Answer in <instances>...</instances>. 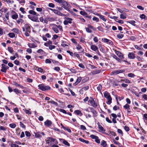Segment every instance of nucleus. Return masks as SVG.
I'll return each instance as SVG.
<instances>
[{
  "label": "nucleus",
  "instance_id": "obj_35",
  "mask_svg": "<svg viewBox=\"0 0 147 147\" xmlns=\"http://www.w3.org/2000/svg\"><path fill=\"white\" fill-rule=\"evenodd\" d=\"M8 51L11 53H12L13 52V49L11 47H8Z\"/></svg>",
  "mask_w": 147,
  "mask_h": 147
},
{
  "label": "nucleus",
  "instance_id": "obj_16",
  "mask_svg": "<svg viewBox=\"0 0 147 147\" xmlns=\"http://www.w3.org/2000/svg\"><path fill=\"white\" fill-rule=\"evenodd\" d=\"M76 48L78 50H80V53H82L83 52L84 49H82V48L80 45L78 44L77 45Z\"/></svg>",
  "mask_w": 147,
  "mask_h": 147
},
{
  "label": "nucleus",
  "instance_id": "obj_31",
  "mask_svg": "<svg viewBox=\"0 0 147 147\" xmlns=\"http://www.w3.org/2000/svg\"><path fill=\"white\" fill-rule=\"evenodd\" d=\"M8 35L11 38H13L15 36V34L12 32L9 33Z\"/></svg>",
  "mask_w": 147,
  "mask_h": 147
},
{
  "label": "nucleus",
  "instance_id": "obj_55",
  "mask_svg": "<svg viewBox=\"0 0 147 147\" xmlns=\"http://www.w3.org/2000/svg\"><path fill=\"white\" fill-rule=\"evenodd\" d=\"M80 14L82 15L85 16L87 15V13L82 11H81L80 12Z\"/></svg>",
  "mask_w": 147,
  "mask_h": 147
},
{
  "label": "nucleus",
  "instance_id": "obj_46",
  "mask_svg": "<svg viewBox=\"0 0 147 147\" xmlns=\"http://www.w3.org/2000/svg\"><path fill=\"white\" fill-rule=\"evenodd\" d=\"M25 134L26 136L27 137H30L31 136L30 134L28 131H26L25 132Z\"/></svg>",
  "mask_w": 147,
  "mask_h": 147
},
{
  "label": "nucleus",
  "instance_id": "obj_36",
  "mask_svg": "<svg viewBox=\"0 0 147 147\" xmlns=\"http://www.w3.org/2000/svg\"><path fill=\"white\" fill-rule=\"evenodd\" d=\"M29 13L31 14L34 15H36V13L35 11L32 10H30L29 11Z\"/></svg>",
  "mask_w": 147,
  "mask_h": 147
},
{
  "label": "nucleus",
  "instance_id": "obj_13",
  "mask_svg": "<svg viewBox=\"0 0 147 147\" xmlns=\"http://www.w3.org/2000/svg\"><path fill=\"white\" fill-rule=\"evenodd\" d=\"M82 78L81 77H78L76 81V82L74 84V86H76L82 80Z\"/></svg>",
  "mask_w": 147,
  "mask_h": 147
},
{
  "label": "nucleus",
  "instance_id": "obj_22",
  "mask_svg": "<svg viewBox=\"0 0 147 147\" xmlns=\"http://www.w3.org/2000/svg\"><path fill=\"white\" fill-rule=\"evenodd\" d=\"M99 16V18L104 21L106 22V19L105 18L104 16L100 14Z\"/></svg>",
  "mask_w": 147,
  "mask_h": 147
},
{
  "label": "nucleus",
  "instance_id": "obj_32",
  "mask_svg": "<svg viewBox=\"0 0 147 147\" xmlns=\"http://www.w3.org/2000/svg\"><path fill=\"white\" fill-rule=\"evenodd\" d=\"M14 91L17 94L21 93L20 91L17 88H15L14 90Z\"/></svg>",
  "mask_w": 147,
  "mask_h": 147
},
{
  "label": "nucleus",
  "instance_id": "obj_51",
  "mask_svg": "<svg viewBox=\"0 0 147 147\" xmlns=\"http://www.w3.org/2000/svg\"><path fill=\"white\" fill-rule=\"evenodd\" d=\"M55 2L59 3L61 5L63 0H54Z\"/></svg>",
  "mask_w": 147,
  "mask_h": 147
},
{
  "label": "nucleus",
  "instance_id": "obj_30",
  "mask_svg": "<svg viewBox=\"0 0 147 147\" xmlns=\"http://www.w3.org/2000/svg\"><path fill=\"white\" fill-rule=\"evenodd\" d=\"M129 23L132 24L134 26H136V24H135L136 22L134 20L131 21L129 22H128Z\"/></svg>",
  "mask_w": 147,
  "mask_h": 147
},
{
  "label": "nucleus",
  "instance_id": "obj_6",
  "mask_svg": "<svg viewBox=\"0 0 147 147\" xmlns=\"http://www.w3.org/2000/svg\"><path fill=\"white\" fill-rule=\"evenodd\" d=\"M64 18L66 20L63 21V22L65 25H68L69 24H71L72 23L71 21L73 20L71 18L67 17H65Z\"/></svg>",
  "mask_w": 147,
  "mask_h": 147
},
{
  "label": "nucleus",
  "instance_id": "obj_7",
  "mask_svg": "<svg viewBox=\"0 0 147 147\" xmlns=\"http://www.w3.org/2000/svg\"><path fill=\"white\" fill-rule=\"evenodd\" d=\"M53 12L55 13L60 16H66L65 14L61 13V12L57 9H54Z\"/></svg>",
  "mask_w": 147,
  "mask_h": 147
},
{
  "label": "nucleus",
  "instance_id": "obj_40",
  "mask_svg": "<svg viewBox=\"0 0 147 147\" xmlns=\"http://www.w3.org/2000/svg\"><path fill=\"white\" fill-rule=\"evenodd\" d=\"M117 37L119 38H122L123 37V35L122 34H119L117 35Z\"/></svg>",
  "mask_w": 147,
  "mask_h": 147
},
{
  "label": "nucleus",
  "instance_id": "obj_64",
  "mask_svg": "<svg viewBox=\"0 0 147 147\" xmlns=\"http://www.w3.org/2000/svg\"><path fill=\"white\" fill-rule=\"evenodd\" d=\"M119 109V107H117V106L115 105V106L114 107H113V109L114 111H116L117 109Z\"/></svg>",
  "mask_w": 147,
  "mask_h": 147
},
{
  "label": "nucleus",
  "instance_id": "obj_27",
  "mask_svg": "<svg viewBox=\"0 0 147 147\" xmlns=\"http://www.w3.org/2000/svg\"><path fill=\"white\" fill-rule=\"evenodd\" d=\"M47 20L49 21H53L55 20V19L53 17H47Z\"/></svg>",
  "mask_w": 147,
  "mask_h": 147
},
{
  "label": "nucleus",
  "instance_id": "obj_29",
  "mask_svg": "<svg viewBox=\"0 0 147 147\" xmlns=\"http://www.w3.org/2000/svg\"><path fill=\"white\" fill-rule=\"evenodd\" d=\"M116 71L117 74L119 73H122L125 71V70L123 69L117 70H116Z\"/></svg>",
  "mask_w": 147,
  "mask_h": 147
},
{
  "label": "nucleus",
  "instance_id": "obj_41",
  "mask_svg": "<svg viewBox=\"0 0 147 147\" xmlns=\"http://www.w3.org/2000/svg\"><path fill=\"white\" fill-rule=\"evenodd\" d=\"M24 10L25 9L22 7H21L20 9V11L22 13L24 14L25 13H26V12Z\"/></svg>",
  "mask_w": 147,
  "mask_h": 147
},
{
  "label": "nucleus",
  "instance_id": "obj_37",
  "mask_svg": "<svg viewBox=\"0 0 147 147\" xmlns=\"http://www.w3.org/2000/svg\"><path fill=\"white\" fill-rule=\"evenodd\" d=\"M12 31L16 33H18L19 32V30L16 28H13L12 30Z\"/></svg>",
  "mask_w": 147,
  "mask_h": 147
},
{
  "label": "nucleus",
  "instance_id": "obj_5",
  "mask_svg": "<svg viewBox=\"0 0 147 147\" xmlns=\"http://www.w3.org/2000/svg\"><path fill=\"white\" fill-rule=\"evenodd\" d=\"M88 102L94 107L96 108L98 106L97 103L95 102L92 97H90V98L89 100L88 101Z\"/></svg>",
  "mask_w": 147,
  "mask_h": 147
},
{
  "label": "nucleus",
  "instance_id": "obj_21",
  "mask_svg": "<svg viewBox=\"0 0 147 147\" xmlns=\"http://www.w3.org/2000/svg\"><path fill=\"white\" fill-rule=\"evenodd\" d=\"M98 128L100 130V132H104L105 131V129L101 125H99Z\"/></svg>",
  "mask_w": 147,
  "mask_h": 147
},
{
  "label": "nucleus",
  "instance_id": "obj_23",
  "mask_svg": "<svg viewBox=\"0 0 147 147\" xmlns=\"http://www.w3.org/2000/svg\"><path fill=\"white\" fill-rule=\"evenodd\" d=\"M112 57L113 58L117 60L119 62H121V60L119 58H118L117 56L114 54L112 55Z\"/></svg>",
  "mask_w": 147,
  "mask_h": 147
},
{
  "label": "nucleus",
  "instance_id": "obj_47",
  "mask_svg": "<svg viewBox=\"0 0 147 147\" xmlns=\"http://www.w3.org/2000/svg\"><path fill=\"white\" fill-rule=\"evenodd\" d=\"M102 40L104 42L107 43L108 42L109 40L106 38H103L102 39Z\"/></svg>",
  "mask_w": 147,
  "mask_h": 147
},
{
  "label": "nucleus",
  "instance_id": "obj_15",
  "mask_svg": "<svg viewBox=\"0 0 147 147\" xmlns=\"http://www.w3.org/2000/svg\"><path fill=\"white\" fill-rule=\"evenodd\" d=\"M44 123L45 125L49 126L51 125L52 122L51 121L48 120L45 122Z\"/></svg>",
  "mask_w": 147,
  "mask_h": 147
},
{
  "label": "nucleus",
  "instance_id": "obj_60",
  "mask_svg": "<svg viewBox=\"0 0 147 147\" xmlns=\"http://www.w3.org/2000/svg\"><path fill=\"white\" fill-rule=\"evenodd\" d=\"M89 87L88 86H86L85 87L82 88V90H88L89 89Z\"/></svg>",
  "mask_w": 147,
  "mask_h": 147
},
{
  "label": "nucleus",
  "instance_id": "obj_8",
  "mask_svg": "<svg viewBox=\"0 0 147 147\" xmlns=\"http://www.w3.org/2000/svg\"><path fill=\"white\" fill-rule=\"evenodd\" d=\"M116 53L117 55L121 59H123L124 57L123 55L120 52L118 51H116L115 52Z\"/></svg>",
  "mask_w": 147,
  "mask_h": 147
},
{
  "label": "nucleus",
  "instance_id": "obj_2",
  "mask_svg": "<svg viewBox=\"0 0 147 147\" xmlns=\"http://www.w3.org/2000/svg\"><path fill=\"white\" fill-rule=\"evenodd\" d=\"M61 5L63 6V7L65 9L68 11L69 12L71 13H73V12L70 11L69 10V8L71 7L70 5L67 2L63 0Z\"/></svg>",
  "mask_w": 147,
  "mask_h": 147
},
{
  "label": "nucleus",
  "instance_id": "obj_34",
  "mask_svg": "<svg viewBox=\"0 0 147 147\" xmlns=\"http://www.w3.org/2000/svg\"><path fill=\"white\" fill-rule=\"evenodd\" d=\"M55 46L54 45H50L49 46V49L50 50L55 49Z\"/></svg>",
  "mask_w": 147,
  "mask_h": 147
},
{
  "label": "nucleus",
  "instance_id": "obj_20",
  "mask_svg": "<svg viewBox=\"0 0 147 147\" xmlns=\"http://www.w3.org/2000/svg\"><path fill=\"white\" fill-rule=\"evenodd\" d=\"M59 139L60 140H63V143L65 145H66L68 146H70V144L67 141H66V140H65L64 139Z\"/></svg>",
  "mask_w": 147,
  "mask_h": 147
},
{
  "label": "nucleus",
  "instance_id": "obj_63",
  "mask_svg": "<svg viewBox=\"0 0 147 147\" xmlns=\"http://www.w3.org/2000/svg\"><path fill=\"white\" fill-rule=\"evenodd\" d=\"M80 126V128L83 130H85L86 129V127L84 125H81Z\"/></svg>",
  "mask_w": 147,
  "mask_h": 147
},
{
  "label": "nucleus",
  "instance_id": "obj_25",
  "mask_svg": "<svg viewBox=\"0 0 147 147\" xmlns=\"http://www.w3.org/2000/svg\"><path fill=\"white\" fill-rule=\"evenodd\" d=\"M9 126L12 128H14L16 127V125L15 123H11L9 124Z\"/></svg>",
  "mask_w": 147,
  "mask_h": 147
},
{
  "label": "nucleus",
  "instance_id": "obj_62",
  "mask_svg": "<svg viewBox=\"0 0 147 147\" xmlns=\"http://www.w3.org/2000/svg\"><path fill=\"white\" fill-rule=\"evenodd\" d=\"M93 40L95 42H97L98 41V40L96 37L94 36L93 38Z\"/></svg>",
  "mask_w": 147,
  "mask_h": 147
},
{
  "label": "nucleus",
  "instance_id": "obj_56",
  "mask_svg": "<svg viewBox=\"0 0 147 147\" xmlns=\"http://www.w3.org/2000/svg\"><path fill=\"white\" fill-rule=\"evenodd\" d=\"M97 28H98V30H99L100 31H102V32L103 31V28L101 26H99Z\"/></svg>",
  "mask_w": 147,
  "mask_h": 147
},
{
  "label": "nucleus",
  "instance_id": "obj_28",
  "mask_svg": "<svg viewBox=\"0 0 147 147\" xmlns=\"http://www.w3.org/2000/svg\"><path fill=\"white\" fill-rule=\"evenodd\" d=\"M123 107L125 109H130V106L128 104H126L124 105Z\"/></svg>",
  "mask_w": 147,
  "mask_h": 147
},
{
  "label": "nucleus",
  "instance_id": "obj_48",
  "mask_svg": "<svg viewBox=\"0 0 147 147\" xmlns=\"http://www.w3.org/2000/svg\"><path fill=\"white\" fill-rule=\"evenodd\" d=\"M14 44L17 46H20L21 45V43L20 42L17 41H15L13 42Z\"/></svg>",
  "mask_w": 147,
  "mask_h": 147
},
{
  "label": "nucleus",
  "instance_id": "obj_53",
  "mask_svg": "<svg viewBox=\"0 0 147 147\" xmlns=\"http://www.w3.org/2000/svg\"><path fill=\"white\" fill-rule=\"evenodd\" d=\"M88 27L90 29H93L94 30H95V29H94L95 28L93 26H91V25L88 24Z\"/></svg>",
  "mask_w": 147,
  "mask_h": 147
},
{
  "label": "nucleus",
  "instance_id": "obj_3",
  "mask_svg": "<svg viewBox=\"0 0 147 147\" xmlns=\"http://www.w3.org/2000/svg\"><path fill=\"white\" fill-rule=\"evenodd\" d=\"M58 28H59L60 31H63V28L62 26L60 25H57L56 24H54L52 28V29L56 33L59 32Z\"/></svg>",
  "mask_w": 147,
  "mask_h": 147
},
{
  "label": "nucleus",
  "instance_id": "obj_12",
  "mask_svg": "<svg viewBox=\"0 0 147 147\" xmlns=\"http://www.w3.org/2000/svg\"><path fill=\"white\" fill-rule=\"evenodd\" d=\"M16 21L18 24L21 25L24 22V20L21 18H19L16 20Z\"/></svg>",
  "mask_w": 147,
  "mask_h": 147
},
{
  "label": "nucleus",
  "instance_id": "obj_33",
  "mask_svg": "<svg viewBox=\"0 0 147 147\" xmlns=\"http://www.w3.org/2000/svg\"><path fill=\"white\" fill-rule=\"evenodd\" d=\"M90 137L92 139H97V138H98V137L97 136H95L94 135H91Z\"/></svg>",
  "mask_w": 147,
  "mask_h": 147
},
{
  "label": "nucleus",
  "instance_id": "obj_11",
  "mask_svg": "<svg viewBox=\"0 0 147 147\" xmlns=\"http://www.w3.org/2000/svg\"><path fill=\"white\" fill-rule=\"evenodd\" d=\"M90 108L91 110V112H92L94 116H97V112H96V111L95 109H94L93 108L90 107Z\"/></svg>",
  "mask_w": 147,
  "mask_h": 147
},
{
  "label": "nucleus",
  "instance_id": "obj_17",
  "mask_svg": "<svg viewBox=\"0 0 147 147\" xmlns=\"http://www.w3.org/2000/svg\"><path fill=\"white\" fill-rule=\"evenodd\" d=\"M74 112L76 113L78 115H79L80 116H82L83 115L81 112L79 110H76Z\"/></svg>",
  "mask_w": 147,
  "mask_h": 147
},
{
  "label": "nucleus",
  "instance_id": "obj_45",
  "mask_svg": "<svg viewBox=\"0 0 147 147\" xmlns=\"http://www.w3.org/2000/svg\"><path fill=\"white\" fill-rule=\"evenodd\" d=\"M128 76L129 77L133 78L135 76V75L133 74L130 73L128 74Z\"/></svg>",
  "mask_w": 147,
  "mask_h": 147
},
{
  "label": "nucleus",
  "instance_id": "obj_61",
  "mask_svg": "<svg viewBox=\"0 0 147 147\" xmlns=\"http://www.w3.org/2000/svg\"><path fill=\"white\" fill-rule=\"evenodd\" d=\"M11 147H19V146L18 145L16 144L13 143L11 144Z\"/></svg>",
  "mask_w": 147,
  "mask_h": 147
},
{
  "label": "nucleus",
  "instance_id": "obj_24",
  "mask_svg": "<svg viewBox=\"0 0 147 147\" xmlns=\"http://www.w3.org/2000/svg\"><path fill=\"white\" fill-rule=\"evenodd\" d=\"M101 145L104 147H106L107 143L105 141L103 140L101 142Z\"/></svg>",
  "mask_w": 147,
  "mask_h": 147
},
{
  "label": "nucleus",
  "instance_id": "obj_26",
  "mask_svg": "<svg viewBox=\"0 0 147 147\" xmlns=\"http://www.w3.org/2000/svg\"><path fill=\"white\" fill-rule=\"evenodd\" d=\"M18 16L16 13L13 14L11 16V17L13 19H16L18 18Z\"/></svg>",
  "mask_w": 147,
  "mask_h": 147
},
{
  "label": "nucleus",
  "instance_id": "obj_9",
  "mask_svg": "<svg viewBox=\"0 0 147 147\" xmlns=\"http://www.w3.org/2000/svg\"><path fill=\"white\" fill-rule=\"evenodd\" d=\"M128 57L130 59H134L135 57V54L133 52L129 53L128 54Z\"/></svg>",
  "mask_w": 147,
  "mask_h": 147
},
{
  "label": "nucleus",
  "instance_id": "obj_50",
  "mask_svg": "<svg viewBox=\"0 0 147 147\" xmlns=\"http://www.w3.org/2000/svg\"><path fill=\"white\" fill-rule=\"evenodd\" d=\"M137 8L140 10H144V7H143L140 5H138L137 6Z\"/></svg>",
  "mask_w": 147,
  "mask_h": 147
},
{
  "label": "nucleus",
  "instance_id": "obj_4",
  "mask_svg": "<svg viewBox=\"0 0 147 147\" xmlns=\"http://www.w3.org/2000/svg\"><path fill=\"white\" fill-rule=\"evenodd\" d=\"M39 89L40 90L44 91L50 90L51 89L50 87L44 85L43 84H39L38 86Z\"/></svg>",
  "mask_w": 147,
  "mask_h": 147
},
{
  "label": "nucleus",
  "instance_id": "obj_19",
  "mask_svg": "<svg viewBox=\"0 0 147 147\" xmlns=\"http://www.w3.org/2000/svg\"><path fill=\"white\" fill-rule=\"evenodd\" d=\"M79 140L80 141L83 142H84L86 144H88L89 143V141H88L82 138H79Z\"/></svg>",
  "mask_w": 147,
  "mask_h": 147
},
{
  "label": "nucleus",
  "instance_id": "obj_59",
  "mask_svg": "<svg viewBox=\"0 0 147 147\" xmlns=\"http://www.w3.org/2000/svg\"><path fill=\"white\" fill-rule=\"evenodd\" d=\"M79 66L80 67L83 69H84L85 68L84 66L82 63H79Z\"/></svg>",
  "mask_w": 147,
  "mask_h": 147
},
{
  "label": "nucleus",
  "instance_id": "obj_49",
  "mask_svg": "<svg viewBox=\"0 0 147 147\" xmlns=\"http://www.w3.org/2000/svg\"><path fill=\"white\" fill-rule=\"evenodd\" d=\"M2 66L4 67L6 70L9 68V67L7 65H5V64H2Z\"/></svg>",
  "mask_w": 147,
  "mask_h": 147
},
{
  "label": "nucleus",
  "instance_id": "obj_38",
  "mask_svg": "<svg viewBox=\"0 0 147 147\" xmlns=\"http://www.w3.org/2000/svg\"><path fill=\"white\" fill-rule=\"evenodd\" d=\"M86 31L88 33H91L92 32V31L88 28H85Z\"/></svg>",
  "mask_w": 147,
  "mask_h": 147
},
{
  "label": "nucleus",
  "instance_id": "obj_10",
  "mask_svg": "<svg viewBox=\"0 0 147 147\" xmlns=\"http://www.w3.org/2000/svg\"><path fill=\"white\" fill-rule=\"evenodd\" d=\"M24 27L26 29V31L29 33L30 32L31 28L28 24H26L24 25Z\"/></svg>",
  "mask_w": 147,
  "mask_h": 147
},
{
  "label": "nucleus",
  "instance_id": "obj_43",
  "mask_svg": "<svg viewBox=\"0 0 147 147\" xmlns=\"http://www.w3.org/2000/svg\"><path fill=\"white\" fill-rule=\"evenodd\" d=\"M20 126L23 128H26V126L21 122H20Z\"/></svg>",
  "mask_w": 147,
  "mask_h": 147
},
{
  "label": "nucleus",
  "instance_id": "obj_54",
  "mask_svg": "<svg viewBox=\"0 0 147 147\" xmlns=\"http://www.w3.org/2000/svg\"><path fill=\"white\" fill-rule=\"evenodd\" d=\"M48 6L50 7L53 8L55 7V5L53 3H50L49 4Z\"/></svg>",
  "mask_w": 147,
  "mask_h": 147
},
{
  "label": "nucleus",
  "instance_id": "obj_1",
  "mask_svg": "<svg viewBox=\"0 0 147 147\" xmlns=\"http://www.w3.org/2000/svg\"><path fill=\"white\" fill-rule=\"evenodd\" d=\"M104 95L105 97L107 99V101L106 102L107 104L110 105L112 102V98L109 93L105 91L104 92Z\"/></svg>",
  "mask_w": 147,
  "mask_h": 147
},
{
  "label": "nucleus",
  "instance_id": "obj_18",
  "mask_svg": "<svg viewBox=\"0 0 147 147\" xmlns=\"http://www.w3.org/2000/svg\"><path fill=\"white\" fill-rule=\"evenodd\" d=\"M28 47L30 48H35L37 47L34 43H30L28 45Z\"/></svg>",
  "mask_w": 147,
  "mask_h": 147
},
{
  "label": "nucleus",
  "instance_id": "obj_42",
  "mask_svg": "<svg viewBox=\"0 0 147 147\" xmlns=\"http://www.w3.org/2000/svg\"><path fill=\"white\" fill-rule=\"evenodd\" d=\"M45 63H51V60L50 59H47L45 60Z\"/></svg>",
  "mask_w": 147,
  "mask_h": 147
},
{
  "label": "nucleus",
  "instance_id": "obj_57",
  "mask_svg": "<svg viewBox=\"0 0 147 147\" xmlns=\"http://www.w3.org/2000/svg\"><path fill=\"white\" fill-rule=\"evenodd\" d=\"M20 4H24L25 3V0H18Z\"/></svg>",
  "mask_w": 147,
  "mask_h": 147
},
{
  "label": "nucleus",
  "instance_id": "obj_39",
  "mask_svg": "<svg viewBox=\"0 0 147 147\" xmlns=\"http://www.w3.org/2000/svg\"><path fill=\"white\" fill-rule=\"evenodd\" d=\"M97 88L99 91H100L102 89V87L101 84H99Z\"/></svg>",
  "mask_w": 147,
  "mask_h": 147
},
{
  "label": "nucleus",
  "instance_id": "obj_58",
  "mask_svg": "<svg viewBox=\"0 0 147 147\" xmlns=\"http://www.w3.org/2000/svg\"><path fill=\"white\" fill-rule=\"evenodd\" d=\"M124 129L126 131H128L129 130V127L127 126H125L124 127Z\"/></svg>",
  "mask_w": 147,
  "mask_h": 147
},
{
  "label": "nucleus",
  "instance_id": "obj_14",
  "mask_svg": "<svg viewBox=\"0 0 147 147\" xmlns=\"http://www.w3.org/2000/svg\"><path fill=\"white\" fill-rule=\"evenodd\" d=\"M91 49L92 51H96L97 50H98V48L96 46L92 45L91 46Z\"/></svg>",
  "mask_w": 147,
  "mask_h": 147
},
{
  "label": "nucleus",
  "instance_id": "obj_44",
  "mask_svg": "<svg viewBox=\"0 0 147 147\" xmlns=\"http://www.w3.org/2000/svg\"><path fill=\"white\" fill-rule=\"evenodd\" d=\"M120 18L121 19H125L126 18V17L123 14H121L120 15Z\"/></svg>",
  "mask_w": 147,
  "mask_h": 147
},
{
  "label": "nucleus",
  "instance_id": "obj_52",
  "mask_svg": "<svg viewBox=\"0 0 147 147\" xmlns=\"http://www.w3.org/2000/svg\"><path fill=\"white\" fill-rule=\"evenodd\" d=\"M92 20H93L94 21H96V22H98L99 20V19L98 18L96 17H93L92 18Z\"/></svg>",
  "mask_w": 147,
  "mask_h": 147
}]
</instances>
